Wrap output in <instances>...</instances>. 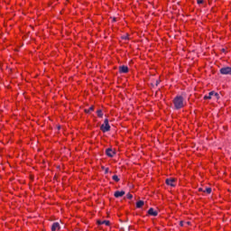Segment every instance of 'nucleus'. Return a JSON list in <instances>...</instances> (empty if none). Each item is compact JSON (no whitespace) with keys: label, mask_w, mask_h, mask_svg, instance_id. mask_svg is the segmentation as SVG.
Returning <instances> with one entry per match:
<instances>
[{"label":"nucleus","mask_w":231,"mask_h":231,"mask_svg":"<svg viewBox=\"0 0 231 231\" xmlns=\"http://www.w3.org/2000/svg\"><path fill=\"white\" fill-rule=\"evenodd\" d=\"M173 106L175 109H183L187 106V103L181 96H177L173 98Z\"/></svg>","instance_id":"nucleus-1"},{"label":"nucleus","mask_w":231,"mask_h":231,"mask_svg":"<svg viewBox=\"0 0 231 231\" xmlns=\"http://www.w3.org/2000/svg\"><path fill=\"white\" fill-rule=\"evenodd\" d=\"M111 130V126L109 125V120L105 119L104 125H101V131L103 133H107V131Z\"/></svg>","instance_id":"nucleus-2"},{"label":"nucleus","mask_w":231,"mask_h":231,"mask_svg":"<svg viewBox=\"0 0 231 231\" xmlns=\"http://www.w3.org/2000/svg\"><path fill=\"white\" fill-rule=\"evenodd\" d=\"M221 75H231V67H224L220 69Z\"/></svg>","instance_id":"nucleus-3"},{"label":"nucleus","mask_w":231,"mask_h":231,"mask_svg":"<svg viewBox=\"0 0 231 231\" xmlns=\"http://www.w3.org/2000/svg\"><path fill=\"white\" fill-rule=\"evenodd\" d=\"M166 185H169L170 187H176V179L174 178L167 179Z\"/></svg>","instance_id":"nucleus-4"},{"label":"nucleus","mask_w":231,"mask_h":231,"mask_svg":"<svg viewBox=\"0 0 231 231\" xmlns=\"http://www.w3.org/2000/svg\"><path fill=\"white\" fill-rule=\"evenodd\" d=\"M106 154L109 158H113V156H115L116 154V152H115V150H113L111 148H108V149L106 150Z\"/></svg>","instance_id":"nucleus-5"},{"label":"nucleus","mask_w":231,"mask_h":231,"mask_svg":"<svg viewBox=\"0 0 231 231\" xmlns=\"http://www.w3.org/2000/svg\"><path fill=\"white\" fill-rule=\"evenodd\" d=\"M51 230L52 231L60 230V224H59L58 222L53 223L52 226H51Z\"/></svg>","instance_id":"nucleus-6"},{"label":"nucleus","mask_w":231,"mask_h":231,"mask_svg":"<svg viewBox=\"0 0 231 231\" xmlns=\"http://www.w3.org/2000/svg\"><path fill=\"white\" fill-rule=\"evenodd\" d=\"M115 198H122L123 196H125V191H116L114 194Z\"/></svg>","instance_id":"nucleus-7"},{"label":"nucleus","mask_w":231,"mask_h":231,"mask_svg":"<svg viewBox=\"0 0 231 231\" xmlns=\"http://www.w3.org/2000/svg\"><path fill=\"white\" fill-rule=\"evenodd\" d=\"M148 214L149 216H153L154 217H156V216H158V211L154 210V208H151L148 210Z\"/></svg>","instance_id":"nucleus-8"},{"label":"nucleus","mask_w":231,"mask_h":231,"mask_svg":"<svg viewBox=\"0 0 231 231\" xmlns=\"http://www.w3.org/2000/svg\"><path fill=\"white\" fill-rule=\"evenodd\" d=\"M119 71L120 73H128L129 68H127V66H122L119 68Z\"/></svg>","instance_id":"nucleus-9"},{"label":"nucleus","mask_w":231,"mask_h":231,"mask_svg":"<svg viewBox=\"0 0 231 231\" xmlns=\"http://www.w3.org/2000/svg\"><path fill=\"white\" fill-rule=\"evenodd\" d=\"M212 98H214V91L209 92V93H208V96H205V97H204V99H205V100H210V99H212Z\"/></svg>","instance_id":"nucleus-10"},{"label":"nucleus","mask_w":231,"mask_h":231,"mask_svg":"<svg viewBox=\"0 0 231 231\" xmlns=\"http://www.w3.org/2000/svg\"><path fill=\"white\" fill-rule=\"evenodd\" d=\"M142 207H143V200L137 201L136 208H142Z\"/></svg>","instance_id":"nucleus-11"},{"label":"nucleus","mask_w":231,"mask_h":231,"mask_svg":"<svg viewBox=\"0 0 231 231\" xmlns=\"http://www.w3.org/2000/svg\"><path fill=\"white\" fill-rule=\"evenodd\" d=\"M91 111H95V106H92L88 109H85V113H91Z\"/></svg>","instance_id":"nucleus-12"},{"label":"nucleus","mask_w":231,"mask_h":231,"mask_svg":"<svg viewBox=\"0 0 231 231\" xmlns=\"http://www.w3.org/2000/svg\"><path fill=\"white\" fill-rule=\"evenodd\" d=\"M97 115L99 118H102L104 116V113H102L100 109L97 111Z\"/></svg>","instance_id":"nucleus-13"},{"label":"nucleus","mask_w":231,"mask_h":231,"mask_svg":"<svg viewBox=\"0 0 231 231\" xmlns=\"http://www.w3.org/2000/svg\"><path fill=\"white\" fill-rule=\"evenodd\" d=\"M213 98H215L216 100H219V94H217V92H214Z\"/></svg>","instance_id":"nucleus-14"},{"label":"nucleus","mask_w":231,"mask_h":231,"mask_svg":"<svg viewBox=\"0 0 231 231\" xmlns=\"http://www.w3.org/2000/svg\"><path fill=\"white\" fill-rule=\"evenodd\" d=\"M204 192H207V194H210L212 192V188H206L204 189Z\"/></svg>","instance_id":"nucleus-15"},{"label":"nucleus","mask_w":231,"mask_h":231,"mask_svg":"<svg viewBox=\"0 0 231 231\" xmlns=\"http://www.w3.org/2000/svg\"><path fill=\"white\" fill-rule=\"evenodd\" d=\"M112 180H114V181H116V182L120 181V179L116 175H114L112 177Z\"/></svg>","instance_id":"nucleus-16"},{"label":"nucleus","mask_w":231,"mask_h":231,"mask_svg":"<svg viewBox=\"0 0 231 231\" xmlns=\"http://www.w3.org/2000/svg\"><path fill=\"white\" fill-rule=\"evenodd\" d=\"M102 223H103V225H106V226H109V225H110L109 220H103Z\"/></svg>","instance_id":"nucleus-17"},{"label":"nucleus","mask_w":231,"mask_h":231,"mask_svg":"<svg viewBox=\"0 0 231 231\" xmlns=\"http://www.w3.org/2000/svg\"><path fill=\"white\" fill-rule=\"evenodd\" d=\"M103 170H105V173L107 174L109 172V168L102 167Z\"/></svg>","instance_id":"nucleus-18"},{"label":"nucleus","mask_w":231,"mask_h":231,"mask_svg":"<svg viewBox=\"0 0 231 231\" xmlns=\"http://www.w3.org/2000/svg\"><path fill=\"white\" fill-rule=\"evenodd\" d=\"M198 5H203L204 1L203 0H197Z\"/></svg>","instance_id":"nucleus-19"},{"label":"nucleus","mask_w":231,"mask_h":231,"mask_svg":"<svg viewBox=\"0 0 231 231\" xmlns=\"http://www.w3.org/2000/svg\"><path fill=\"white\" fill-rule=\"evenodd\" d=\"M199 192H205V189H204L203 188H199Z\"/></svg>","instance_id":"nucleus-20"},{"label":"nucleus","mask_w":231,"mask_h":231,"mask_svg":"<svg viewBox=\"0 0 231 231\" xmlns=\"http://www.w3.org/2000/svg\"><path fill=\"white\" fill-rule=\"evenodd\" d=\"M128 199H133V195H127Z\"/></svg>","instance_id":"nucleus-21"},{"label":"nucleus","mask_w":231,"mask_h":231,"mask_svg":"<svg viewBox=\"0 0 231 231\" xmlns=\"http://www.w3.org/2000/svg\"><path fill=\"white\" fill-rule=\"evenodd\" d=\"M102 221L103 220H97V225H103Z\"/></svg>","instance_id":"nucleus-22"},{"label":"nucleus","mask_w":231,"mask_h":231,"mask_svg":"<svg viewBox=\"0 0 231 231\" xmlns=\"http://www.w3.org/2000/svg\"><path fill=\"white\" fill-rule=\"evenodd\" d=\"M180 226H183V222H180Z\"/></svg>","instance_id":"nucleus-23"}]
</instances>
